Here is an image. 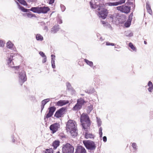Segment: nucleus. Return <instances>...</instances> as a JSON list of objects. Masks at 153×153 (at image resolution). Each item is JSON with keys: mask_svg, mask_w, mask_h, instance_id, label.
<instances>
[{"mask_svg": "<svg viewBox=\"0 0 153 153\" xmlns=\"http://www.w3.org/2000/svg\"><path fill=\"white\" fill-rule=\"evenodd\" d=\"M82 142L86 149L90 151H94L96 149V145L93 141L86 140H83Z\"/></svg>", "mask_w": 153, "mask_h": 153, "instance_id": "nucleus-1", "label": "nucleus"}, {"mask_svg": "<svg viewBox=\"0 0 153 153\" xmlns=\"http://www.w3.org/2000/svg\"><path fill=\"white\" fill-rule=\"evenodd\" d=\"M16 3L18 6V8L23 12H28L30 11L34 13H40L39 7H32L30 9H27L20 5L18 2Z\"/></svg>", "mask_w": 153, "mask_h": 153, "instance_id": "nucleus-2", "label": "nucleus"}, {"mask_svg": "<svg viewBox=\"0 0 153 153\" xmlns=\"http://www.w3.org/2000/svg\"><path fill=\"white\" fill-rule=\"evenodd\" d=\"M86 103V102L82 98L78 99L77 100V103L73 107L72 110L75 111H78L82 108V106Z\"/></svg>", "mask_w": 153, "mask_h": 153, "instance_id": "nucleus-3", "label": "nucleus"}, {"mask_svg": "<svg viewBox=\"0 0 153 153\" xmlns=\"http://www.w3.org/2000/svg\"><path fill=\"white\" fill-rule=\"evenodd\" d=\"M74 148L69 143H67L64 145L62 148V153H74Z\"/></svg>", "mask_w": 153, "mask_h": 153, "instance_id": "nucleus-4", "label": "nucleus"}, {"mask_svg": "<svg viewBox=\"0 0 153 153\" xmlns=\"http://www.w3.org/2000/svg\"><path fill=\"white\" fill-rule=\"evenodd\" d=\"M97 10L99 11L98 13L99 17L103 19H105L108 16V10L105 8H102L101 6H99Z\"/></svg>", "mask_w": 153, "mask_h": 153, "instance_id": "nucleus-5", "label": "nucleus"}, {"mask_svg": "<svg viewBox=\"0 0 153 153\" xmlns=\"http://www.w3.org/2000/svg\"><path fill=\"white\" fill-rule=\"evenodd\" d=\"M17 54H18L16 53H7V56L8 58L7 63L9 66L14 68L16 70H18L20 67L19 66L13 67L11 66V62H12L13 63V62H12V60L13 59V57L15 56H17Z\"/></svg>", "mask_w": 153, "mask_h": 153, "instance_id": "nucleus-6", "label": "nucleus"}, {"mask_svg": "<svg viewBox=\"0 0 153 153\" xmlns=\"http://www.w3.org/2000/svg\"><path fill=\"white\" fill-rule=\"evenodd\" d=\"M19 83L20 85L22 86L23 83L27 80V76L25 72L23 70L19 72Z\"/></svg>", "mask_w": 153, "mask_h": 153, "instance_id": "nucleus-7", "label": "nucleus"}, {"mask_svg": "<svg viewBox=\"0 0 153 153\" xmlns=\"http://www.w3.org/2000/svg\"><path fill=\"white\" fill-rule=\"evenodd\" d=\"M76 128L75 121L71 120H68L66 124L67 130L69 131Z\"/></svg>", "mask_w": 153, "mask_h": 153, "instance_id": "nucleus-8", "label": "nucleus"}, {"mask_svg": "<svg viewBox=\"0 0 153 153\" xmlns=\"http://www.w3.org/2000/svg\"><path fill=\"white\" fill-rule=\"evenodd\" d=\"M48 112L45 115L44 120L46 121V119L51 117L53 114L54 113L56 110V108L54 106H50L48 108Z\"/></svg>", "mask_w": 153, "mask_h": 153, "instance_id": "nucleus-9", "label": "nucleus"}, {"mask_svg": "<svg viewBox=\"0 0 153 153\" xmlns=\"http://www.w3.org/2000/svg\"><path fill=\"white\" fill-rule=\"evenodd\" d=\"M66 110V108L62 107L58 110L54 114V117L56 118H59L62 117Z\"/></svg>", "mask_w": 153, "mask_h": 153, "instance_id": "nucleus-10", "label": "nucleus"}, {"mask_svg": "<svg viewBox=\"0 0 153 153\" xmlns=\"http://www.w3.org/2000/svg\"><path fill=\"white\" fill-rule=\"evenodd\" d=\"M60 125L59 123H55L51 125L49 127L50 129L52 131V133L54 134L60 128Z\"/></svg>", "mask_w": 153, "mask_h": 153, "instance_id": "nucleus-11", "label": "nucleus"}, {"mask_svg": "<svg viewBox=\"0 0 153 153\" xmlns=\"http://www.w3.org/2000/svg\"><path fill=\"white\" fill-rule=\"evenodd\" d=\"M80 121L81 123L84 122H86L91 121L89 116L86 114H83L80 116Z\"/></svg>", "mask_w": 153, "mask_h": 153, "instance_id": "nucleus-12", "label": "nucleus"}, {"mask_svg": "<svg viewBox=\"0 0 153 153\" xmlns=\"http://www.w3.org/2000/svg\"><path fill=\"white\" fill-rule=\"evenodd\" d=\"M69 103L68 100H60L57 102H54L56 106H62Z\"/></svg>", "mask_w": 153, "mask_h": 153, "instance_id": "nucleus-13", "label": "nucleus"}, {"mask_svg": "<svg viewBox=\"0 0 153 153\" xmlns=\"http://www.w3.org/2000/svg\"><path fill=\"white\" fill-rule=\"evenodd\" d=\"M74 153H87V152L84 147L80 145L77 147L75 149V152Z\"/></svg>", "mask_w": 153, "mask_h": 153, "instance_id": "nucleus-14", "label": "nucleus"}, {"mask_svg": "<svg viewBox=\"0 0 153 153\" xmlns=\"http://www.w3.org/2000/svg\"><path fill=\"white\" fill-rule=\"evenodd\" d=\"M50 10V9L48 7H39L40 13H42L45 14Z\"/></svg>", "mask_w": 153, "mask_h": 153, "instance_id": "nucleus-15", "label": "nucleus"}, {"mask_svg": "<svg viewBox=\"0 0 153 153\" xmlns=\"http://www.w3.org/2000/svg\"><path fill=\"white\" fill-rule=\"evenodd\" d=\"M131 9V7L130 6H123V13L126 14H128L130 12Z\"/></svg>", "mask_w": 153, "mask_h": 153, "instance_id": "nucleus-16", "label": "nucleus"}, {"mask_svg": "<svg viewBox=\"0 0 153 153\" xmlns=\"http://www.w3.org/2000/svg\"><path fill=\"white\" fill-rule=\"evenodd\" d=\"M60 145V141L59 140H56L54 141L52 144V146L53 147V149H56Z\"/></svg>", "mask_w": 153, "mask_h": 153, "instance_id": "nucleus-17", "label": "nucleus"}, {"mask_svg": "<svg viewBox=\"0 0 153 153\" xmlns=\"http://www.w3.org/2000/svg\"><path fill=\"white\" fill-rule=\"evenodd\" d=\"M70 131L71 134L73 138L76 137L77 134V129L76 128L71 130Z\"/></svg>", "mask_w": 153, "mask_h": 153, "instance_id": "nucleus-18", "label": "nucleus"}, {"mask_svg": "<svg viewBox=\"0 0 153 153\" xmlns=\"http://www.w3.org/2000/svg\"><path fill=\"white\" fill-rule=\"evenodd\" d=\"M146 8L148 12L150 15H152V12L149 2H147L146 3Z\"/></svg>", "mask_w": 153, "mask_h": 153, "instance_id": "nucleus-19", "label": "nucleus"}, {"mask_svg": "<svg viewBox=\"0 0 153 153\" xmlns=\"http://www.w3.org/2000/svg\"><path fill=\"white\" fill-rule=\"evenodd\" d=\"M59 25H55L52 28L51 31L52 33H55L59 31Z\"/></svg>", "mask_w": 153, "mask_h": 153, "instance_id": "nucleus-20", "label": "nucleus"}, {"mask_svg": "<svg viewBox=\"0 0 153 153\" xmlns=\"http://www.w3.org/2000/svg\"><path fill=\"white\" fill-rule=\"evenodd\" d=\"M85 137V138L88 139L89 138H94V135L92 134L88 133V132H85L84 134Z\"/></svg>", "mask_w": 153, "mask_h": 153, "instance_id": "nucleus-21", "label": "nucleus"}, {"mask_svg": "<svg viewBox=\"0 0 153 153\" xmlns=\"http://www.w3.org/2000/svg\"><path fill=\"white\" fill-rule=\"evenodd\" d=\"M95 91V89L93 88H91L89 89H86L85 91V93L89 94H91L94 93Z\"/></svg>", "mask_w": 153, "mask_h": 153, "instance_id": "nucleus-22", "label": "nucleus"}, {"mask_svg": "<svg viewBox=\"0 0 153 153\" xmlns=\"http://www.w3.org/2000/svg\"><path fill=\"white\" fill-rule=\"evenodd\" d=\"M36 38L37 41H42L43 40V36L39 34H37L36 35Z\"/></svg>", "mask_w": 153, "mask_h": 153, "instance_id": "nucleus-23", "label": "nucleus"}, {"mask_svg": "<svg viewBox=\"0 0 153 153\" xmlns=\"http://www.w3.org/2000/svg\"><path fill=\"white\" fill-rule=\"evenodd\" d=\"M84 61L85 62L91 67H93V62L92 61H89L86 59H84Z\"/></svg>", "mask_w": 153, "mask_h": 153, "instance_id": "nucleus-24", "label": "nucleus"}, {"mask_svg": "<svg viewBox=\"0 0 153 153\" xmlns=\"http://www.w3.org/2000/svg\"><path fill=\"white\" fill-rule=\"evenodd\" d=\"M131 21L129 19H128L124 24V26L126 27H130L131 24Z\"/></svg>", "mask_w": 153, "mask_h": 153, "instance_id": "nucleus-25", "label": "nucleus"}, {"mask_svg": "<svg viewBox=\"0 0 153 153\" xmlns=\"http://www.w3.org/2000/svg\"><path fill=\"white\" fill-rule=\"evenodd\" d=\"M13 45V44L10 41H9L7 43V47L10 49H11Z\"/></svg>", "mask_w": 153, "mask_h": 153, "instance_id": "nucleus-26", "label": "nucleus"}, {"mask_svg": "<svg viewBox=\"0 0 153 153\" xmlns=\"http://www.w3.org/2000/svg\"><path fill=\"white\" fill-rule=\"evenodd\" d=\"M53 151L52 148L47 149L45 151H43L42 153H53Z\"/></svg>", "mask_w": 153, "mask_h": 153, "instance_id": "nucleus-27", "label": "nucleus"}, {"mask_svg": "<svg viewBox=\"0 0 153 153\" xmlns=\"http://www.w3.org/2000/svg\"><path fill=\"white\" fill-rule=\"evenodd\" d=\"M50 99L47 98L43 100L41 102V104L45 105L48 102L50 101Z\"/></svg>", "mask_w": 153, "mask_h": 153, "instance_id": "nucleus-28", "label": "nucleus"}, {"mask_svg": "<svg viewBox=\"0 0 153 153\" xmlns=\"http://www.w3.org/2000/svg\"><path fill=\"white\" fill-rule=\"evenodd\" d=\"M21 4L24 6L27 5V4L25 0H17Z\"/></svg>", "mask_w": 153, "mask_h": 153, "instance_id": "nucleus-29", "label": "nucleus"}, {"mask_svg": "<svg viewBox=\"0 0 153 153\" xmlns=\"http://www.w3.org/2000/svg\"><path fill=\"white\" fill-rule=\"evenodd\" d=\"M128 46L133 51H135L136 50V48L132 43L130 42L128 44Z\"/></svg>", "mask_w": 153, "mask_h": 153, "instance_id": "nucleus-30", "label": "nucleus"}, {"mask_svg": "<svg viewBox=\"0 0 153 153\" xmlns=\"http://www.w3.org/2000/svg\"><path fill=\"white\" fill-rule=\"evenodd\" d=\"M66 85L67 86V88L68 90H72L73 89V88L71 86V84L69 82H68L66 83Z\"/></svg>", "mask_w": 153, "mask_h": 153, "instance_id": "nucleus-31", "label": "nucleus"}, {"mask_svg": "<svg viewBox=\"0 0 153 153\" xmlns=\"http://www.w3.org/2000/svg\"><path fill=\"white\" fill-rule=\"evenodd\" d=\"M82 128L84 129L85 131H88V128L86 127V124L85 123H82Z\"/></svg>", "mask_w": 153, "mask_h": 153, "instance_id": "nucleus-32", "label": "nucleus"}, {"mask_svg": "<svg viewBox=\"0 0 153 153\" xmlns=\"http://www.w3.org/2000/svg\"><path fill=\"white\" fill-rule=\"evenodd\" d=\"M88 111L89 113H90L93 109V105H90L89 106L87 107Z\"/></svg>", "mask_w": 153, "mask_h": 153, "instance_id": "nucleus-33", "label": "nucleus"}, {"mask_svg": "<svg viewBox=\"0 0 153 153\" xmlns=\"http://www.w3.org/2000/svg\"><path fill=\"white\" fill-rule=\"evenodd\" d=\"M28 13L27 17L28 18H32L33 17H35L36 16L34 14L32 13L31 12H29Z\"/></svg>", "mask_w": 153, "mask_h": 153, "instance_id": "nucleus-34", "label": "nucleus"}, {"mask_svg": "<svg viewBox=\"0 0 153 153\" xmlns=\"http://www.w3.org/2000/svg\"><path fill=\"white\" fill-rule=\"evenodd\" d=\"M117 2H109L108 3V6H117Z\"/></svg>", "mask_w": 153, "mask_h": 153, "instance_id": "nucleus-35", "label": "nucleus"}, {"mask_svg": "<svg viewBox=\"0 0 153 153\" xmlns=\"http://www.w3.org/2000/svg\"><path fill=\"white\" fill-rule=\"evenodd\" d=\"M132 146L135 152L137 150V146L136 145V144L135 143H132Z\"/></svg>", "mask_w": 153, "mask_h": 153, "instance_id": "nucleus-36", "label": "nucleus"}, {"mask_svg": "<svg viewBox=\"0 0 153 153\" xmlns=\"http://www.w3.org/2000/svg\"><path fill=\"white\" fill-rule=\"evenodd\" d=\"M97 125L98 127H100L101 125L102 122L101 121L100 119H98V118L97 117Z\"/></svg>", "mask_w": 153, "mask_h": 153, "instance_id": "nucleus-37", "label": "nucleus"}, {"mask_svg": "<svg viewBox=\"0 0 153 153\" xmlns=\"http://www.w3.org/2000/svg\"><path fill=\"white\" fill-rule=\"evenodd\" d=\"M123 5L120 6H119L117 7V10L120 11L121 12H122L123 10Z\"/></svg>", "mask_w": 153, "mask_h": 153, "instance_id": "nucleus-38", "label": "nucleus"}, {"mask_svg": "<svg viewBox=\"0 0 153 153\" xmlns=\"http://www.w3.org/2000/svg\"><path fill=\"white\" fill-rule=\"evenodd\" d=\"M5 44V42H4L2 40L0 39V47H3Z\"/></svg>", "mask_w": 153, "mask_h": 153, "instance_id": "nucleus-39", "label": "nucleus"}, {"mask_svg": "<svg viewBox=\"0 0 153 153\" xmlns=\"http://www.w3.org/2000/svg\"><path fill=\"white\" fill-rule=\"evenodd\" d=\"M126 1V0H120L119 1L117 2V5L119 4H122L124 3Z\"/></svg>", "mask_w": 153, "mask_h": 153, "instance_id": "nucleus-40", "label": "nucleus"}, {"mask_svg": "<svg viewBox=\"0 0 153 153\" xmlns=\"http://www.w3.org/2000/svg\"><path fill=\"white\" fill-rule=\"evenodd\" d=\"M40 55L43 58L46 57L45 53L42 51H40L39 53Z\"/></svg>", "mask_w": 153, "mask_h": 153, "instance_id": "nucleus-41", "label": "nucleus"}, {"mask_svg": "<svg viewBox=\"0 0 153 153\" xmlns=\"http://www.w3.org/2000/svg\"><path fill=\"white\" fill-rule=\"evenodd\" d=\"M60 7L62 12H64L66 9L65 6L63 4H61Z\"/></svg>", "mask_w": 153, "mask_h": 153, "instance_id": "nucleus-42", "label": "nucleus"}, {"mask_svg": "<svg viewBox=\"0 0 153 153\" xmlns=\"http://www.w3.org/2000/svg\"><path fill=\"white\" fill-rule=\"evenodd\" d=\"M101 22H102V24L104 25V26H105V25H109V26L110 27H111V26L109 24H108V23L107 22H105L104 21H101Z\"/></svg>", "mask_w": 153, "mask_h": 153, "instance_id": "nucleus-43", "label": "nucleus"}, {"mask_svg": "<svg viewBox=\"0 0 153 153\" xmlns=\"http://www.w3.org/2000/svg\"><path fill=\"white\" fill-rule=\"evenodd\" d=\"M133 16V13H130L128 16V19H129L130 21H131L132 17Z\"/></svg>", "mask_w": 153, "mask_h": 153, "instance_id": "nucleus-44", "label": "nucleus"}, {"mask_svg": "<svg viewBox=\"0 0 153 153\" xmlns=\"http://www.w3.org/2000/svg\"><path fill=\"white\" fill-rule=\"evenodd\" d=\"M85 124H86V127L88 128H89L90 126L91 122V121H89V122H86Z\"/></svg>", "mask_w": 153, "mask_h": 153, "instance_id": "nucleus-45", "label": "nucleus"}, {"mask_svg": "<svg viewBox=\"0 0 153 153\" xmlns=\"http://www.w3.org/2000/svg\"><path fill=\"white\" fill-rule=\"evenodd\" d=\"M106 45L109 46V45H111V46H114L115 45V44L113 43H110L109 42H106Z\"/></svg>", "mask_w": 153, "mask_h": 153, "instance_id": "nucleus-46", "label": "nucleus"}, {"mask_svg": "<svg viewBox=\"0 0 153 153\" xmlns=\"http://www.w3.org/2000/svg\"><path fill=\"white\" fill-rule=\"evenodd\" d=\"M148 91L149 92H151L152 91V90H153V86L151 87H149L148 89Z\"/></svg>", "mask_w": 153, "mask_h": 153, "instance_id": "nucleus-47", "label": "nucleus"}, {"mask_svg": "<svg viewBox=\"0 0 153 153\" xmlns=\"http://www.w3.org/2000/svg\"><path fill=\"white\" fill-rule=\"evenodd\" d=\"M148 86L149 87H151L153 86L152 82L151 81H149L148 83Z\"/></svg>", "mask_w": 153, "mask_h": 153, "instance_id": "nucleus-48", "label": "nucleus"}, {"mask_svg": "<svg viewBox=\"0 0 153 153\" xmlns=\"http://www.w3.org/2000/svg\"><path fill=\"white\" fill-rule=\"evenodd\" d=\"M99 134L100 135V137L101 138L102 137V131H100V130L99 131Z\"/></svg>", "mask_w": 153, "mask_h": 153, "instance_id": "nucleus-49", "label": "nucleus"}, {"mask_svg": "<svg viewBox=\"0 0 153 153\" xmlns=\"http://www.w3.org/2000/svg\"><path fill=\"white\" fill-rule=\"evenodd\" d=\"M47 61V57L46 56L45 57H44V58L42 60V63H45Z\"/></svg>", "mask_w": 153, "mask_h": 153, "instance_id": "nucleus-50", "label": "nucleus"}, {"mask_svg": "<svg viewBox=\"0 0 153 153\" xmlns=\"http://www.w3.org/2000/svg\"><path fill=\"white\" fill-rule=\"evenodd\" d=\"M90 5V6L93 9V8H94V4H93L91 1H90L89 2Z\"/></svg>", "mask_w": 153, "mask_h": 153, "instance_id": "nucleus-51", "label": "nucleus"}, {"mask_svg": "<svg viewBox=\"0 0 153 153\" xmlns=\"http://www.w3.org/2000/svg\"><path fill=\"white\" fill-rule=\"evenodd\" d=\"M99 6H99L98 5H97L96 4H94V8H93V9H96L98 8H99Z\"/></svg>", "mask_w": 153, "mask_h": 153, "instance_id": "nucleus-52", "label": "nucleus"}, {"mask_svg": "<svg viewBox=\"0 0 153 153\" xmlns=\"http://www.w3.org/2000/svg\"><path fill=\"white\" fill-rule=\"evenodd\" d=\"M103 141L104 142H105L107 141V137L106 136H104L103 137Z\"/></svg>", "mask_w": 153, "mask_h": 153, "instance_id": "nucleus-53", "label": "nucleus"}, {"mask_svg": "<svg viewBox=\"0 0 153 153\" xmlns=\"http://www.w3.org/2000/svg\"><path fill=\"white\" fill-rule=\"evenodd\" d=\"M45 107V105H44L42 104L41 105V112L42 113L43 110L44 109Z\"/></svg>", "mask_w": 153, "mask_h": 153, "instance_id": "nucleus-54", "label": "nucleus"}, {"mask_svg": "<svg viewBox=\"0 0 153 153\" xmlns=\"http://www.w3.org/2000/svg\"><path fill=\"white\" fill-rule=\"evenodd\" d=\"M55 0H49V4H52L54 3Z\"/></svg>", "mask_w": 153, "mask_h": 153, "instance_id": "nucleus-55", "label": "nucleus"}, {"mask_svg": "<svg viewBox=\"0 0 153 153\" xmlns=\"http://www.w3.org/2000/svg\"><path fill=\"white\" fill-rule=\"evenodd\" d=\"M133 33H129L128 35H126V36L131 37L132 36H133Z\"/></svg>", "mask_w": 153, "mask_h": 153, "instance_id": "nucleus-56", "label": "nucleus"}, {"mask_svg": "<svg viewBox=\"0 0 153 153\" xmlns=\"http://www.w3.org/2000/svg\"><path fill=\"white\" fill-rule=\"evenodd\" d=\"M51 59H55V55H54L53 54H51Z\"/></svg>", "mask_w": 153, "mask_h": 153, "instance_id": "nucleus-57", "label": "nucleus"}, {"mask_svg": "<svg viewBox=\"0 0 153 153\" xmlns=\"http://www.w3.org/2000/svg\"><path fill=\"white\" fill-rule=\"evenodd\" d=\"M52 67L53 68H55L56 67L55 63H51Z\"/></svg>", "mask_w": 153, "mask_h": 153, "instance_id": "nucleus-58", "label": "nucleus"}, {"mask_svg": "<svg viewBox=\"0 0 153 153\" xmlns=\"http://www.w3.org/2000/svg\"><path fill=\"white\" fill-rule=\"evenodd\" d=\"M12 138H13L12 142L13 143H15V140L14 139V135H12Z\"/></svg>", "mask_w": 153, "mask_h": 153, "instance_id": "nucleus-59", "label": "nucleus"}, {"mask_svg": "<svg viewBox=\"0 0 153 153\" xmlns=\"http://www.w3.org/2000/svg\"><path fill=\"white\" fill-rule=\"evenodd\" d=\"M58 22L59 24H61L62 23V20L61 19H59Z\"/></svg>", "mask_w": 153, "mask_h": 153, "instance_id": "nucleus-60", "label": "nucleus"}, {"mask_svg": "<svg viewBox=\"0 0 153 153\" xmlns=\"http://www.w3.org/2000/svg\"><path fill=\"white\" fill-rule=\"evenodd\" d=\"M28 13H24L23 14V16H27V17Z\"/></svg>", "mask_w": 153, "mask_h": 153, "instance_id": "nucleus-61", "label": "nucleus"}, {"mask_svg": "<svg viewBox=\"0 0 153 153\" xmlns=\"http://www.w3.org/2000/svg\"><path fill=\"white\" fill-rule=\"evenodd\" d=\"M55 59H51V63H55Z\"/></svg>", "mask_w": 153, "mask_h": 153, "instance_id": "nucleus-62", "label": "nucleus"}, {"mask_svg": "<svg viewBox=\"0 0 153 153\" xmlns=\"http://www.w3.org/2000/svg\"><path fill=\"white\" fill-rule=\"evenodd\" d=\"M102 127H100V128H99V130H100V131H102Z\"/></svg>", "mask_w": 153, "mask_h": 153, "instance_id": "nucleus-63", "label": "nucleus"}, {"mask_svg": "<svg viewBox=\"0 0 153 153\" xmlns=\"http://www.w3.org/2000/svg\"><path fill=\"white\" fill-rule=\"evenodd\" d=\"M110 17V18H111L112 19H113V15H111Z\"/></svg>", "mask_w": 153, "mask_h": 153, "instance_id": "nucleus-64", "label": "nucleus"}]
</instances>
